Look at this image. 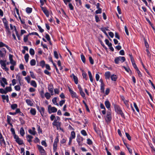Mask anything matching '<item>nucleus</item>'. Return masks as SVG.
<instances>
[{"instance_id":"obj_1","label":"nucleus","mask_w":155,"mask_h":155,"mask_svg":"<svg viewBox=\"0 0 155 155\" xmlns=\"http://www.w3.org/2000/svg\"><path fill=\"white\" fill-rule=\"evenodd\" d=\"M60 118L59 117L57 116L56 118L54 120L52 123V125L54 128L56 127L57 130L63 131V129L61 127V122L60 121Z\"/></svg>"},{"instance_id":"obj_2","label":"nucleus","mask_w":155,"mask_h":155,"mask_svg":"<svg viewBox=\"0 0 155 155\" xmlns=\"http://www.w3.org/2000/svg\"><path fill=\"white\" fill-rule=\"evenodd\" d=\"M3 22L5 27L6 29V31L7 32V33L9 34H10L11 32L9 28L8 21L5 19L3 20Z\"/></svg>"},{"instance_id":"obj_3","label":"nucleus","mask_w":155,"mask_h":155,"mask_svg":"<svg viewBox=\"0 0 155 155\" xmlns=\"http://www.w3.org/2000/svg\"><path fill=\"white\" fill-rule=\"evenodd\" d=\"M125 61V58L124 57H119L115 58L114 60L116 64H118L120 61L123 62Z\"/></svg>"},{"instance_id":"obj_4","label":"nucleus","mask_w":155,"mask_h":155,"mask_svg":"<svg viewBox=\"0 0 155 155\" xmlns=\"http://www.w3.org/2000/svg\"><path fill=\"white\" fill-rule=\"evenodd\" d=\"M48 112L49 114L51 113H54L57 111V109L54 107H52L51 105L48 106Z\"/></svg>"},{"instance_id":"obj_5","label":"nucleus","mask_w":155,"mask_h":155,"mask_svg":"<svg viewBox=\"0 0 155 155\" xmlns=\"http://www.w3.org/2000/svg\"><path fill=\"white\" fill-rule=\"evenodd\" d=\"M14 138L15 139L16 142L19 145H21L23 144V141L20 139L18 136L15 135Z\"/></svg>"},{"instance_id":"obj_6","label":"nucleus","mask_w":155,"mask_h":155,"mask_svg":"<svg viewBox=\"0 0 155 155\" xmlns=\"http://www.w3.org/2000/svg\"><path fill=\"white\" fill-rule=\"evenodd\" d=\"M6 51L4 48H3L2 50H0V57L1 58H4L6 55Z\"/></svg>"},{"instance_id":"obj_7","label":"nucleus","mask_w":155,"mask_h":155,"mask_svg":"<svg viewBox=\"0 0 155 155\" xmlns=\"http://www.w3.org/2000/svg\"><path fill=\"white\" fill-rule=\"evenodd\" d=\"M83 138L80 136H78L77 139V141L79 146L82 145V142L83 141Z\"/></svg>"},{"instance_id":"obj_8","label":"nucleus","mask_w":155,"mask_h":155,"mask_svg":"<svg viewBox=\"0 0 155 155\" xmlns=\"http://www.w3.org/2000/svg\"><path fill=\"white\" fill-rule=\"evenodd\" d=\"M111 119V113L110 112H107L106 116L105 117V119L106 121H109Z\"/></svg>"},{"instance_id":"obj_9","label":"nucleus","mask_w":155,"mask_h":155,"mask_svg":"<svg viewBox=\"0 0 155 155\" xmlns=\"http://www.w3.org/2000/svg\"><path fill=\"white\" fill-rule=\"evenodd\" d=\"M37 147L41 155L45 154V151L41 146L39 145H37Z\"/></svg>"},{"instance_id":"obj_10","label":"nucleus","mask_w":155,"mask_h":155,"mask_svg":"<svg viewBox=\"0 0 155 155\" xmlns=\"http://www.w3.org/2000/svg\"><path fill=\"white\" fill-rule=\"evenodd\" d=\"M115 110L117 111V113L120 114L122 117H123L124 116V113L121 110L120 107L118 106H117L115 108Z\"/></svg>"},{"instance_id":"obj_11","label":"nucleus","mask_w":155,"mask_h":155,"mask_svg":"<svg viewBox=\"0 0 155 155\" xmlns=\"http://www.w3.org/2000/svg\"><path fill=\"white\" fill-rule=\"evenodd\" d=\"M68 89L72 97L73 98H77V95L76 93L73 91L70 87H68Z\"/></svg>"},{"instance_id":"obj_12","label":"nucleus","mask_w":155,"mask_h":155,"mask_svg":"<svg viewBox=\"0 0 155 155\" xmlns=\"http://www.w3.org/2000/svg\"><path fill=\"white\" fill-rule=\"evenodd\" d=\"M78 88L79 89L80 94L83 97H85V94L84 92L83 91L82 89L81 88V86L80 85H78Z\"/></svg>"},{"instance_id":"obj_13","label":"nucleus","mask_w":155,"mask_h":155,"mask_svg":"<svg viewBox=\"0 0 155 155\" xmlns=\"http://www.w3.org/2000/svg\"><path fill=\"white\" fill-rule=\"evenodd\" d=\"M41 8L43 12L46 15V16L48 17L49 16V14L48 11L47 10V9L45 7H41Z\"/></svg>"},{"instance_id":"obj_14","label":"nucleus","mask_w":155,"mask_h":155,"mask_svg":"<svg viewBox=\"0 0 155 155\" xmlns=\"http://www.w3.org/2000/svg\"><path fill=\"white\" fill-rule=\"evenodd\" d=\"M0 143L1 146H5V142L2 135L0 137Z\"/></svg>"},{"instance_id":"obj_15","label":"nucleus","mask_w":155,"mask_h":155,"mask_svg":"<svg viewBox=\"0 0 155 155\" xmlns=\"http://www.w3.org/2000/svg\"><path fill=\"white\" fill-rule=\"evenodd\" d=\"M71 77L74 79L75 83L76 84H77L78 83V80L77 77L75 76L74 74H72L71 75Z\"/></svg>"},{"instance_id":"obj_16","label":"nucleus","mask_w":155,"mask_h":155,"mask_svg":"<svg viewBox=\"0 0 155 155\" xmlns=\"http://www.w3.org/2000/svg\"><path fill=\"white\" fill-rule=\"evenodd\" d=\"M40 113L41 115L43 117L45 116V108L42 107H41L40 109L39 110Z\"/></svg>"},{"instance_id":"obj_17","label":"nucleus","mask_w":155,"mask_h":155,"mask_svg":"<svg viewBox=\"0 0 155 155\" xmlns=\"http://www.w3.org/2000/svg\"><path fill=\"white\" fill-rule=\"evenodd\" d=\"M6 60H2L0 59V64L2 68L6 66Z\"/></svg>"},{"instance_id":"obj_18","label":"nucleus","mask_w":155,"mask_h":155,"mask_svg":"<svg viewBox=\"0 0 155 155\" xmlns=\"http://www.w3.org/2000/svg\"><path fill=\"white\" fill-rule=\"evenodd\" d=\"M110 73L109 71H107L105 73V78L106 79H109L110 77Z\"/></svg>"},{"instance_id":"obj_19","label":"nucleus","mask_w":155,"mask_h":155,"mask_svg":"<svg viewBox=\"0 0 155 155\" xmlns=\"http://www.w3.org/2000/svg\"><path fill=\"white\" fill-rule=\"evenodd\" d=\"M104 104L106 107L109 109L110 107V104L109 101L106 100L105 101Z\"/></svg>"},{"instance_id":"obj_20","label":"nucleus","mask_w":155,"mask_h":155,"mask_svg":"<svg viewBox=\"0 0 155 155\" xmlns=\"http://www.w3.org/2000/svg\"><path fill=\"white\" fill-rule=\"evenodd\" d=\"M110 78L112 81H116L117 79V77L116 75L114 74L111 76Z\"/></svg>"},{"instance_id":"obj_21","label":"nucleus","mask_w":155,"mask_h":155,"mask_svg":"<svg viewBox=\"0 0 155 155\" xmlns=\"http://www.w3.org/2000/svg\"><path fill=\"white\" fill-rule=\"evenodd\" d=\"M88 73L90 81L91 82H93V79L91 72L90 71H88Z\"/></svg>"},{"instance_id":"obj_22","label":"nucleus","mask_w":155,"mask_h":155,"mask_svg":"<svg viewBox=\"0 0 155 155\" xmlns=\"http://www.w3.org/2000/svg\"><path fill=\"white\" fill-rule=\"evenodd\" d=\"M26 138L27 139V141L30 143L32 141L31 140L33 138V137L31 135H28L27 136Z\"/></svg>"},{"instance_id":"obj_23","label":"nucleus","mask_w":155,"mask_h":155,"mask_svg":"<svg viewBox=\"0 0 155 155\" xmlns=\"http://www.w3.org/2000/svg\"><path fill=\"white\" fill-rule=\"evenodd\" d=\"M36 110L35 108H31L30 110V113L33 115H35L36 114Z\"/></svg>"},{"instance_id":"obj_24","label":"nucleus","mask_w":155,"mask_h":155,"mask_svg":"<svg viewBox=\"0 0 155 155\" xmlns=\"http://www.w3.org/2000/svg\"><path fill=\"white\" fill-rule=\"evenodd\" d=\"M26 102L28 105L30 106H33V103L29 99H27L26 100Z\"/></svg>"},{"instance_id":"obj_25","label":"nucleus","mask_w":155,"mask_h":155,"mask_svg":"<svg viewBox=\"0 0 155 155\" xmlns=\"http://www.w3.org/2000/svg\"><path fill=\"white\" fill-rule=\"evenodd\" d=\"M20 133L22 136H23L24 135L25 133L23 127H21L20 128Z\"/></svg>"},{"instance_id":"obj_26","label":"nucleus","mask_w":155,"mask_h":155,"mask_svg":"<svg viewBox=\"0 0 155 155\" xmlns=\"http://www.w3.org/2000/svg\"><path fill=\"white\" fill-rule=\"evenodd\" d=\"M2 98L3 100H5L7 102L9 101L8 96V95H2Z\"/></svg>"},{"instance_id":"obj_27","label":"nucleus","mask_w":155,"mask_h":155,"mask_svg":"<svg viewBox=\"0 0 155 155\" xmlns=\"http://www.w3.org/2000/svg\"><path fill=\"white\" fill-rule=\"evenodd\" d=\"M16 78L18 81L19 84L20 85H21V81L22 78L20 76L19 74H18L16 75Z\"/></svg>"},{"instance_id":"obj_28","label":"nucleus","mask_w":155,"mask_h":155,"mask_svg":"<svg viewBox=\"0 0 155 155\" xmlns=\"http://www.w3.org/2000/svg\"><path fill=\"white\" fill-rule=\"evenodd\" d=\"M81 60L82 62L84 63H85V56L82 53L81 54Z\"/></svg>"},{"instance_id":"obj_29","label":"nucleus","mask_w":155,"mask_h":155,"mask_svg":"<svg viewBox=\"0 0 155 155\" xmlns=\"http://www.w3.org/2000/svg\"><path fill=\"white\" fill-rule=\"evenodd\" d=\"M105 84H101V93H104V92Z\"/></svg>"},{"instance_id":"obj_30","label":"nucleus","mask_w":155,"mask_h":155,"mask_svg":"<svg viewBox=\"0 0 155 155\" xmlns=\"http://www.w3.org/2000/svg\"><path fill=\"white\" fill-rule=\"evenodd\" d=\"M75 137V134L74 131H73L71 132V136L69 138L72 139H74Z\"/></svg>"},{"instance_id":"obj_31","label":"nucleus","mask_w":155,"mask_h":155,"mask_svg":"<svg viewBox=\"0 0 155 155\" xmlns=\"http://www.w3.org/2000/svg\"><path fill=\"white\" fill-rule=\"evenodd\" d=\"M45 96L48 100L51 97L50 94L47 92L45 93Z\"/></svg>"},{"instance_id":"obj_32","label":"nucleus","mask_w":155,"mask_h":155,"mask_svg":"<svg viewBox=\"0 0 155 155\" xmlns=\"http://www.w3.org/2000/svg\"><path fill=\"white\" fill-rule=\"evenodd\" d=\"M31 85L35 87H37V84L36 82L35 81H32L31 82Z\"/></svg>"},{"instance_id":"obj_33","label":"nucleus","mask_w":155,"mask_h":155,"mask_svg":"<svg viewBox=\"0 0 155 155\" xmlns=\"http://www.w3.org/2000/svg\"><path fill=\"white\" fill-rule=\"evenodd\" d=\"M30 63L31 66H33L35 65L36 64L35 60L34 59H32L30 61Z\"/></svg>"},{"instance_id":"obj_34","label":"nucleus","mask_w":155,"mask_h":155,"mask_svg":"<svg viewBox=\"0 0 155 155\" xmlns=\"http://www.w3.org/2000/svg\"><path fill=\"white\" fill-rule=\"evenodd\" d=\"M29 57V55L28 54H25L24 58L26 62L28 63V58Z\"/></svg>"},{"instance_id":"obj_35","label":"nucleus","mask_w":155,"mask_h":155,"mask_svg":"<svg viewBox=\"0 0 155 155\" xmlns=\"http://www.w3.org/2000/svg\"><path fill=\"white\" fill-rule=\"evenodd\" d=\"M56 100L57 98L54 97L52 99V102L54 104L58 106V104L57 103Z\"/></svg>"},{"instance_id":"obj_36","label":"nucleus","mask_w":155,"mask_h":155,"mask_svg":"<svg viewBox=\"0 0 155 155\" xmlns=\"http://www.w3.org/2000/svg\"><path fill=\"white\" fill-rule=\"evenodd\" d=\"M5 90L7 92V93L9 91H11L12 90V88L11 87H6L5 88Z\"/></svg>"},{"instance_id":"obj_37","label":"nucleus","mask_w":155,"mask_h":155,"mask_svg":"<svg viewBox=\"0 0 155 155\" xmlns=\"http://www.w3.org/2000/svg\"><path fill=\"white\" fill-rule=\"evenodd\" d=\"M28 131L29 133L33 135H35L36 133L35 130H33L31 129L29 130Z\"/></svg>"},{"instance_id":"obj_38","label":"nucleus","mask_w":155,"mask_h":155,"mask_svg":"<svg viewBox=\"0 0 155 155\" xmlns=\"http://www.w3.org/2000/svg\"><path fill=\"white\" fill-rule=\"evenodd\" d=\"M15 89L18 91H19L21 89V87L19 85H17L14 87Z\"/></svg>"},{"instance_id":"obj_39","label":"nucleus","mask_w":155,"mask_h":155,"mask_svg":"<svg viewBox=\"0 0 155 155\" xmlns=\"http://www.w3.org/2000/svg\"><path fill=\"white\" fill-rule=\"evenodd\" d=\"M57 147V143L54 142L53 144V150L54 151H56Z\"/></svg>"},{"instance_id":"obj_40","label":"nucleus","mask_w":155,"mask_h":155,"mask_svg":"<svg viewBox=\"0 0 155 155\" xmlns=\"http://www.w3.org/2000/svg\"><path fill=\"white\" fill-rule=\"evenodd\" d=\"M26 11L27 13H30L32 12V8L28 7L26 8Z\"/></svg>"},{"instance_id":"obj_41","label":"nucleus","mask_w":155,"mask_h":155,"mask_svg":"<svg viewBox=\"0 0 155 155\" xmlns=\"http://www.w3.org/2000/svg\"><path fill=\"white\" fill-rule=\"evenodd\" d=\"M18 105L16 104H14L11 105V107L13 110H15L17 107Z\"/></svg>"},{"instance_id":"obj_42","label":"nucleus","mask_w":155,"mask_h":155,"mask_svg":"<svg viewBox=\"0 0 155 155\" xmlns=\"http://www.w3.org/2000/svg\"><path fill=\"white\" fill-rule=\"evenodd\" d=\"M106 44L108 46H110L112 45V44L111 43H110L108 40L106 39L105 40Z\"/></svg>"},{"instance_id":"obj_43","label":"nucleus","mask_w":155,"mask_h":155,"mask_svg":"<svg viewBox=\"0 0 155 155\" xmlns=\"http://www.w3.org/2000/svg\"><path fill=\"white\" fill-rule=\"evenodd\" d=\"M134 107L135 108L137 111V112H139V109L136 104L135 102L134 103Z\"/></svg>"},{"instance_id":"obj_44","label":"nucleus","mask_w":155,"mask_h":155,"mask_svg":"<svg viewBox=\"0 0 155 155\" xmlns=\"http://www.w3.org/2000/svg\"><path fill=\"white\" fill-rule=\"evenodd\" d=\"M0 81H2V82L5 84L7 85L8 84L6 79L5 78H2V80H0Z\"/></svg>"},{"instance_id":"obj_45","label":"nucleus","mask_w":155,"mask_h":155,"mask_svg":"<svg viewBox=\"0 0 155 155\" xmlns=\"http://www.w3.org/2000/svg\"><path fill=\"white\" fill-rule=\"evenodd\" d=\"M29 53L31 55H34L35 54V51L32 48H30L29 50Z\"/></svg>"},{"instance_id":"obj_46","label":"nucleus","mask_w":155,"mask_h":155,"mask_svg":"<svg viewBox=\"0 0 155 155\" xmlns=\"http://www.w3.org/2000/svg\"><path fill=\"white\" fill-rule=\"evenodd\" d=\"M89 59L90 63L91 64H93L94 63V61L92 59V58L91 56H90L89 57Z\"/></svg>"},{"instance_id":"obj_47","label":"nucleus","mask_w":155,"mask_h":155,"mask_svg":"<svg viewBox=\"0 0 155 155\" xmlns=\"http://www.w3.org/2000/svg\"><path fill=\"white\" fill-rule=\"evenodd\" d=\"M82 76L83 77V78L86 80H87V74L85 72H83L82 73Z\"/></svg>"},{"instance_id":"obj_48","label":"nucleus","mask_w":155,"mask_h":155,"mask_svg":"<svg viewBox=\"0 0 155 155\" xmlns=\"http://www.w3.org/2000/svg\"><path fill=\"white\" fill-rule=\"evenodd\" d=\"M54 56L55 58H56V59H58V55L57 51H54Z\"/></svg>"},{"instance_id":"obj_49","label":"nucleus","mask_w":155,"mask_h":155,"mask_svg":"<svg viewBox=\"0 0 155 155\" xmlns=\"http://www.w3.org/2000/svg\"><path fill=\"white\" fill-rule=\"evenodd\" d=\"M0 93L2 94H6L7 93V92L5 90H4L3 89L1 88L0 89Z\"/></svg>"},{"instance_id":"obj_50","label":"nucleus","mask_w":155,"mask_h":155,"mask_svg":"<svg viewBox=\"0 0 155 155\" xmlns=\"http://www.w3.org/2000/svg\"><path fill=\"white\" fill-rule=\"evenodd\" d=\"M11 120H12V118H11V117L9 115H7V121L8 122V123L11 122Z\"/></svg>"},{"instance_id":"obj_51","label":"nucleus","mask_w":155,"mask_h":155,"mask_svg":"<svg viewBox=\"0 0 155 155\" xmlns=\"http://www.w3.org/2000/svg\"><path fill=\"white\" fill-rule=\"evenodd\" d=\"M125 134L128 139L129 140H131V137L130 135L127 133H126Z\"/></svg>"},{"instance_id":"obj_52","label":"nucleus","mask_w":155,"mask_h":155,"mask_svg":"<svg viewBox=\"0 0 155 155\" xmlns=\"http://www.w3.org/2000/svg\"><path fill=\"white\" fill-rule=\"evenodd\" d=\"M95 13L96 14H100L102 12V9L101 8H99L95 11Z\"/></svg>"},{"instance_id":"obj_53","label":"nucleus","mask_w":155,"mask_h":155,"mask_svg":"<svg viewBox=\"0 0 155 155\" xmlns=\"http://www.w3.org/2000/svg\"><path fill=\"white\" fill-rule=\"evenodd\" d=\"M45 64V61H44L42 60L40 62V64L41 66L42 67H44Z\"/></svg>"},{"instance_id":"obj_54","label":"nucleus","mask_w":155,"mask_h":155,"mask_svg":"<svg viewBox=\"0 0 155 155\" xmlns=\"http://www.w3.org/2000/svg\"><path fill=\"white\" fill-rule=\"evenodd\" d=\"M81 134L84 136H86L87 135V134L84 130H82L81 131Z\"/></svg>"},{"instance_id":"obj_55","label":"nucleus","mask_w":155,"mask_h":155,"mask_svg":"<svg viewBox=\"0 0 155 155\" xmlns=\"http://www.w3.org/2000/svg\"><path fill=\"white\" fill-rule=\"evenodd\" d=\"M28 35H27L26 36H25V35L24 36V42H26L27 41H28Z\"/></svg>"},{"instance_id":"obj_56","label":"nucleus","mask_w":155,"mask_h":155,"mask_svg":"<svg viewBox=\"0 0 155 155\" xmlns=\"http://www.w3.org/2000/svg\"><path fill=\"white\" fill-rule=\"evenodd\" d=\"M87 143L89 145H91L92 143V142L90 139H88L87 140Z\"/></svg>"},{"instance_id":"obj_57","label":"nucleus","mask_w":155,"mask_h":155,"mask_svg":"<svg viewBox=\"0 0 155 155\" xmlns=\"http://www.w3.org/2000/svg\"><path fill=\"white\" fill-rule=\"evenodd\" d=\"M101 30L104 33V34L107 36H108V35L105 29V28H101Z\"/></svg>"},{"instance_id":"obj_58","label":"nucleus","mask_w":155,"mask_h":155,"mask_svg":"<svg viewBox=\"0 0 155 155\" xmlns=\"http://www.w3.org/2000/svg\"><path fill=\"white\" fill-rule=\"evenodd\" d=\"M25 79L27 81L28 83H29L30 80V78L29 76H27L25 77Z\"/></svg>"},{"instance_id":"obj_59","label":"nucleus","mask_w":155,"mask_h":155,"mask_svg":"<svg viewBox=\"0 0 155 155\" xmlns=\"http://www.w3.org/2000/svg\"><path fill=\"white\" fill-rule=\"evenodd\" d=\"M68 6L71 10H72L74 9V7L71 3H69V4Z\"/></svg>"},{"instance_id":"obj_60","label":"nucleus","mask_w":155,"mask_h":155,"mask_svg":"<svg viewBox=\"0 0 155 155\" xmlns=\"http://www.w3.org/2000/svg\"><path fill=\"white\" fill-rule=\"evenodd\" d=\"M56 118L54 115L52 114L50 116V118L51 121H53V120H54Z\"/></svg>"},{"instance_id":"obj_61","label":"nucleus","mask_w":155,"mask_h":155,"mask_svg":"<svg viewBox=\"0 0 155 155\" xmlns=\"http://www.w3.org/2000/svg\"><path fill=\"white\" fill-rule=\"evenodd\" d=\"M136 70L137 71V72L139 77H142V75L140 72L139 70V69H137V70Z\"/></svg>"},{"instance_id":"obj_62","label":"nucleus","mask_w":155,"mask_h":155,"mask_svg":"<svg viewBox=\"0 0 155 155\" xmlns=\"http://www.w3.org/2000/svg\"><path fill=\"white\" fill-rule=\"evenodd\" d=\"M65 100H62L60 101L59 103V105L61 106L65 103Z\"/></svg>"},{"instance_id":"obj_63","label":"nucleus","mask_w":155,"mask_h":155,"mask_svg":"<svg viewBox=\"0 0 155 155\" xmlns=\"http://www.w3.org/2000/svg\"><path fill=\"white\" fill-rule=\"evenodd\" d=\"M30 75L31 78H35V77L33 72L32 71H31L30 72Z\"/></svg>"},{"instance_id":"obj_64","label":"nucleus","mask_w":155,"mask_h":155,"mask_svg":"<svg viewBox=\"0 0 155 155\" xmlns=\"http://www.w3.org/2000/svg\"><path fill=\"white\" fill-rule=\"evenodd\" d=\"M41 144L42 145L44 146L45 147H46L47 146V145L46 142L45 141H42L41 142Z\"/></svg>"}]
</instances>
